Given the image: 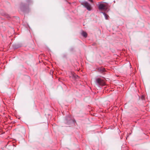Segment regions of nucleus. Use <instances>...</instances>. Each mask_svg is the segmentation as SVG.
I'll return each instance as SVG.
<instances>
[{"mask_svg": "<svg viewBox=\"0 0 150 150\" xmlns=\"http://www.w3.org/2000/svg\"><path fill=\"white\" fill-rule=\"evenodd\" d=\"M99 70L102 71H104V69L103 68H100L99 69Z\"/></svg>", "mask_w": 150, "mask_h": 150, "instance_id": "nucleus-6", "label": "nucleus"}, {"mask_svg": "<svg viewBox=\"0 0 150 150\" xmlns=\"http://www.w3.org/2000/svg\"><path fill=\"white\" fill-rule=\"evenodd\" d=\"M143 96H142V99H143Z\"/></svg>", "mask_w": 150, "mask_h": 150, "instance_id": "nucleus-8", "label": "nucleus"}, {"mask_svg": "<svg viewBox=\"0 0 150 150\" xmlns=\"http://www.w3.org/2000/svg\"><path fill=\"white\" fill-rule=\"evenodd\" d=\"M88 1H89L90 2H91L92 3L93 2V0H88Z\"/></svg>", "mask_w": 150, "mask_h": 150, "instance_id": "nucleus-7", "label": "nucleus"}, {"mask_svg": "<svg viewBox=\"0 0 150 150\" xmlns=\"http://www.w3.org/2000/svg\"><path fill=\"white\" fill-rule=\"evenodd\" d=\"M102 13H103L104 15V16L105 18L106 19H108V17H109V16L108 15H107L105 13L102 12Z\"/></svg>", "mask_w": 150, "mask_h": 150, "instance_id": "nucleus-5", "label": "nucleus"}, {"mask_svg": "<svg viewBox=\"0 0 150 150\" xmlns=\"http://www.w3.org/2000/svg\"><path fill=\"white\" fill-rule=\"evenodd\" d=\"M82 5L85 7L89 11L91 10V7L90 4L87 2L85 1L83 3Z\"/></svg>", "mask_w": 150, "mask_h": 150, "instance_id": "nucleus-2", "label": "nucleus"}, {"mask_svg": "<svg viewBox=\"0 0 150 150\" xmlns=\"http://www.w3.org/2000/svg\"><path fill=\"white\" fill-rule=\"evenodd\" d=\"M96 82L99 84H101L103 81L100 78L97 79L96 80Z\"/></svg>", "mask_w": 150, "mask_h": 150, "instance_id": "nucleus-3", "label": "nucleus"}, {"mask_svg": "<svg viewBox=\"0 0 150 150\" xmlns=\"http://www.w3.org/2000/svg\"><path fill=\"white\" fill-rule=\"evenodd\" d=\"M81 34L83 36L85 37V38H86L87 37V33L84 31H82L81 32Z\"/></svg>", "mask_w": 150, "mask_h": 150, "instance_id": "nucleus-4", "label": "nucleus"}, {"mask_svg": "<svg viewBox=\"0 0 150 150\" xmlns=\"http://www.w3.org/2000/svg\"><path fill=\"white\" fill-rule=\"evenodd\" d=\"M108 4L104 2H100L98 5V8L100 10H106L108 8Z\"/></svg>", "mask_w": 150, "mask_h": 150, "instance_id": "nucleus-1", "label": "nucleus"}]
</instances>
